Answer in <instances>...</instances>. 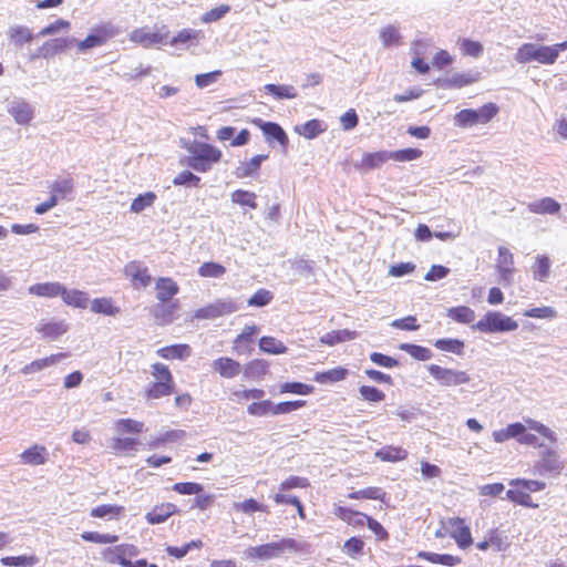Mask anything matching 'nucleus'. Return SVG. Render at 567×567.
Returning a JSON list of instances; mask_svg holds the SVG:
<instances>
[{
  "mask_svg": "<svg viewBox=\"0 0 567 567\" xmlns=\"http://www.w3.org/2000/svg\"><path fill=\"white\" fill-rule=\"evenodd\" d=\"M476 80V76L471 72L455 73L445 80V87L461 89L474 83Z\"/></svg>",
  "mask_w": 567,
  "mask_h": 567,
  "instance_id": "46",
  "label": "nucleus"
},
{
  "mask_svg": "<svg viewBox=\"0 0 567 567\" xmlns=\"http://www.w3.org/2000/svg\"><path fill=\"white\" fill-rule=\"evenodd\" d=\"M82 539L95 544H113L118 540L117 535L100 534L97 532H84L81 534Z\"/></svg>",
  "mask_w": 567,
  "mask_h": 567,
  "instance_id": "59",
  "label": "nucleus"
},
{
  "mask_svg": "<svg viewBox=\"0 0 567 567\" xmlns=\"http://www.w3.org/2000/svg\"><path fill=\"white\" fill-rule=\"evenodd\" d=\"M388 159H391L390 152H388V151L367 153L363 155L359 167L363 171H371V169L380 167Z\"/></svg>",
  "mask_w": 567,
  "mask_h": 567,
  "instance_id": "28",
  "label": "nucleus"
},
{
  "mask_svg": "<svg viewBox=\"0 0 567 567\" xmlns=\"http://www.w3.org/2000/svg\"><path fill=\"white\" fill-rule=\"evenodd\" d=\"M564 44L539 45L536 43H524L515 53V61L519 64L538 62L540 64H554L561 52Z\"/></svg>",
  "mask_w": 567,
  "mask_h": 567,
  "instance_id": "2",
  "label": "nucleus"
},
{
  "mask_svg": "<svg viewBox=\"0 0 567 567\" xmlns=\"http://www.w3.org/2000/svg\"><path fill=\"white\" fill-rule=\"evenodd\" d=\"M60 297L65 305L74 308L84 309L89 303V297L86 292L78 289L69 290L64 286L62 287Z\"/></svg>",
  "mask_w": 567,
  "mask_h": 567,
  "instance_id": "21",
  "label": "nucleus"
},
{
  "mask_svg": "<svg viewBox=\"0 0 567 567\" xmlns=\"http://www.w3.org/2000/svg\"><path fill=\"white\" fill-rule=\"evenodd\" d=\"M225 272L226 268L223 265L214 261L204 262L198 268V275L205 278H219L225 275Z\"/></svg>",
  "mask_w": 567,
  "mask_h": 567,
  "instance_id": "53",
  "label": "nucleus"
},
{
  "mask_svg": "<svg viewBox=\"0 0 567 567\" xmlns=\"http://www.w3.org/2000/svg\"><path fill=\"white\" fill-rule=\"evenodd\" d=\"M21 463L28 465H43L48 461V451L44 446L34 444L20 454Z\"/></svg>",
  "mask_w": 567,
  "mask_h": 567,
  "instance_id": "17",
  "label": "nucleus"
},
{
  "mask_svg": "<svg viewBox=\"0 0 567 567\" xmlns=\"http://www.w3.org/2000/svg\"><path fill=\"white\" fill-rule=\"evenodd\" d=\"M218 317L230 315L239 310V306L233 299H218L213 302Z\"/></svg>",
  "mask_w": 567,
  "mask_h": 567,
  "instance_id": "61",
  "label": "nucleus"
},
{
  "mask_svg": "<svg viewBox=\"0 0 567 567\" xmlns=\"http://www.w3.org/2000/svg\"><path fill=\"white\" fill-rule=\"evenodd\" d=\"M175 391V382L171 380L169 382L154 381L147 388L145 395L147 399H161L164 396L171 395Z\"/></svg>",
  "mask_w": 567,
  "mask_h": 567,
  "instance_id": "29",
  "label": "nucleus"
},
{
  "mask_svg": "<svg viewBox=\"0 0 567 567\" xmlns=\"http://www.w3.org/2000/svg\"><path fill=\"white\" fill-rule=\"evenodd\" d=\"M506 498L528 508H536L538 505L533 503L530 495L522 489H508Z\"/></svg>",
  "mask_w": 567,
  "mask_h": 567,
  "instance_id": "51",
  "label": "nucleus"
},
{
  "mask_svg": "<svg viewBox=\"0 0 567 567\" xmlns=\"http://www.w3.org/2000/svg\"><path fill=\"white\" fill-rule=\"evenodd\" d=\"M264 90L271 94L276 100H290L298 96L297 90L292 85L269 83L264 86Z\"/></svg>",
  "mask_w": 567,
  "mask_h": 567,
  "instance_id": "32",
  "label": "nucleus"
},
{
  "mask_svg": "<svg viewBox=\"0 0 567 567\" xmlns=\"http://www.w3.org/2000/svg\"><path fill=\"white\" fill-rule=\"evenodd\" d=\"M496 269L499 275V282L504 286H509L513 282L514 256L508 248L504 246L498 247V256L496 259Z\"/></svg>",
  "mask_w": 567,
  "mask_h": 567,
  "instance_id": "9",
  "label": "nucleus"
},
{
  "mask_svg": "<svg viewBox=\"0 0 567 567\" xmlns=\"http://www.w3.org/2000/svg\"><path fill=\"white\" fill-rule=\"evenodd\" d=\"M434 347L441 351L463 355L465 343L461 339L442 338L434 342Z\"/></svg>",
  "mask_w": 567,
  "mask_h": 567,
  "instance_id": "36",
  "label": "nucleus"
},
{
  "mask_svg": "<svg viewBox=\"0 0 567 567\" xmlns=\"http://www.w3.org/2000/svg\"><path fill=\"white\" fill-rule=\"evenodd\" d=\"M231 202L240 206H248L252 209L257 207L256 194L249 190L236 189L230 195Z\"/></svg>",
  "mask_w": 567,
  "mask_h": 567,
  "instance_id": "50",
  "label": "nucleus"
},
{
  "mask_svg": "<svg viewBox=\"0 0 567 567\" xmlns=\"http://www.w3.org/2000/svg\"><path fill=\"white\" fill-rule=\"evenodd\" d=\"M37 330L43 338L55 340L68 331V326L64 321H48L39 323Z\"/></svg>",
  "mask_w": 567,
  "mask_h": 567,
  "instance_id": "26",
  "label": "nucleus"
},
{
  "mask_svg": "<svg viewBox=\"0 0 567 567\" xmlns=\"http://www.w3.org/2000/svg\"><path fill=\"white\" fill-rule=\"evenodd\" d=\"M112 551L116 555L115 560H117V564L122 567L124 566V563H128L131 560L130 558L138 555L137 547L131 544L114 546Z\"/></svg>",
  "mask_w": 567,
  "mask_h": 567,
  "instance_id": "44",
  "label": "nucleus"
},
{
  "mask_svg": "<svg viewBox=\"0 0 567 567\" xmlns=\"http://www.w3.org/2000/svg\"><path fill=\"white\" fill-rule=\"evenodd\" d=\"M498 110L495 103H486L476 110L463 109L454 115V125L468 128L478 124H487L496 116Z\"/></svg>",
  "mask_w": 567,
  "mask_h": 567,
  "instance_id": "4",
  "label": "nucleus"
},
{
  "mask_svg": "<svg viewBox=\"0 0 567 567\" xmlns=\"http://www.w3.org/2000/svg\"><path fill=\"white\" fill-rule=\"evenodd\" d=\"M177 310V302H162L154 307V317L161 321V323H169L174 319V315Z\"/></svg>",
  "mask_w": 567,
  "mask_h": 567,
  "instance_id": "38",
  "label": "nucleus"
},
{
  "mask_svg": "<svg viewBox=\"0 0 567 567\" xmlns=\"http://www.w3.org/2000/svg\"><path fill=\"white\" fill-rule=\"evenodd\" d=\"M111 29V25H105L97 33H91L84 40L76 42L79 51L85 52L89 49L102 45L109 37L113 35Z\"/></svg>",
  "mask_w": 567,
  "mask_h": 567,
  "instance_id": "16",
  "label": "nucleus"
},
{
  "mask_svg": "<svg viewBox=\"0 0 567 567\" xmlns=\"http://www.w3.org/2000/svg\"><path fill=\"white\" fill-rule=\"evenodd\" d=\"M272 300L271 291L267 289L257 290L247 301L250 307H265Z\"/></svg>",
  "mask_w": 567,
  "mask_h": 567,
  "instance_id": "64",
  "label": "nucleus"
},
{
  "mask_svg": "<svg viewBox=\"0 0 567 567\" xmlns=\"http://www.w3.org/2000/svg\"><path fill=\"white\" fill-rule=\"evenodd\" d=\"M91 311L105 316H115L120 308L115 307L110 298H95L91 301Z\"/></svg>",
  "mask_w": 567,
  "mask_h": 567,
  "instance_id": "39",
  "label": "nucleus"
},
{
  "mask_svg": "<svg viewBox=\"0 0 567 567\" xmlns=\"http://www.w3.org/2000/svg\"><path fill=\"white\" fill-rule=\"evenodd\" d=\"M155 289L156 298L161 302L169 301L175 295L178 293L179 290L177 284L173 279L166 277H162L156 281Z\"/></svg>",
  "mask_w": 567,
  "mask_h": 567,
  "instance_id": "20",
  "label": "nucleus"
},
{
  "mask_svg": "<svg viewBox=\"0 0 567 567\" xmlns=\"http://www.w3.org/2000/svg\"><path fill=\"white\" fill-rule=\"evenodd\" d=\"M66 355H68L66 353L60 352V353L51 354V355L42 358V359L34 360L31 363L24 365L21 369V372L23 374L35 373L38 371H41L45 368H49L51 365L59 363L62 359L66 358Z\"/></svg>",
  "mask_w": 567,
  "mask_h": 567,
  "instance_id": "19",
  "label": "nucleus"
},
{
  "mask_svg": "<svg viewBox=\"0 0 567 567\" xmlns=\"http://www.w3.org/2000/svg\"><path fill=\"white\" fill-rule=\"evenodd\" d=\"M188 156L185 164L198 173H206L221 158V152L212 144L204 142H190L185 146Z\"/></svg>",
  "mask_w": 567,
  "mask_h": 567,
  "instance_id": "1",
  "label": "nucleus"
},
{
  "mask_svg": "<svg viewBox=\"0 0 567 567\" xmlns=\"http://www.w3.org/2000/svg\"><path fill=\"white\" fill-rule=\"evenodd\" d=\"M172 489L182 495H195L202 493L204 487L195 482H179L175 483Z\"/></svg>",
  "mask_w": 567,
  "mask_h": 567,
  "instance_id": "62",
  "label": "nucleus"
},
{
  "mask_svg": "<svg viewBox=\"0 0 567 567\" xmlns=\"http://www.w3.org/2000/svg\"><path fill=\"white\" fill-rule=\"evenodd\" d=\"M212 367L216 372L226 379L235 378L241 371L240 363L228 357H221L214 360Z\"/></svg>",
  "mask_w": 567,
  "mask_h": 567,
  "instance_id": "15",
  "label": "nucleus"
},
{
  "mask_svg": "<svg viewBox=\"0 0 567 567\" xmlns=\"http://www.w3.org/2000/svg\"><path fill=\"white\" fill-rule=\"evenodd\" d=\"M417 558L427 560L432 564H440L447 567H454L461 564L462 559L458 556L450 554H436L431 551H419Z\"/></svg>",
  "mask_w": 567,
  "mask_h": 567,
  "instance_id": "24",
  "label": "nucleus"
},
{
  "mask_svg": "<svg viewBox=\"0 0 567 567\" xmlns=\"http://www.w3.org/2000/svg\"><path fill=\"white\" fill-rule=\"evenodd\" d=\"M38 559L34 556H6L0 559V563L3 566H14V567H30L33 566Z\"/></svg>",
  "mask_w": 567,
  "mask_h": 567,
  "instance_id": "55",
  "label": "nucleus"
},
{
  "mask_svg": "<svg viewBox=\"0 0 567 567\" xmlns=\"http://www.w3.org/2000/svg\"><path fill=\"white\" fill-rule=\"evenodd\" d=\"M450 536L456 542L461 549H466L473 544L470 527L462 524L457 529L451 530Z\"/></svg>",
  "mask_w": 567,
  "mask_h": 567,
  "instance_id": "45",
  "label": "nucleus"
},
{
  "mask_svg": "<svg viewBox=\"0 0 567 567\" xmlns=\"http://www.w3.org/2000/svg\"><path fill=\"white\" fill-rule=\"evenodd\" d=\"M192 350L188 344H172L157 350V354L165 360L186 359L190 355Z\"/></svg>",
  "mask_w": 567,
  "mask_h": 567,
  "instance_id": "27",
  "label": "nucleus"
},
{
  "mask_svg": "<svg viewBox=\"0 0 567 567\" xmlns=\"http://www.w3.org/2000/svg\"><path fill=\"white\" fill-rule=\"evenodd\" d=\"M51 196L55 198L56 202L66 198L73 190V182L70 178L59 179L52 183L50 186Z\"/></svg>",
  "mask_w": 567,
  "mask_h": 567,
  "instance_id": "40",
  "label": "nucleus"
},
{
  "mask_svg": "<svg viewBox=\"0 0 567 567\" xmlns=\"http://www.w3.org/2000/svg\"><path fill=\"white\" fill-rule=\"evenodd\" d=\"M63 285L60 282H41L29 287L30 295L54 298L61 295Z\"/></svg>",
  "mask_w": 567,
  "mask_h": 567,
  "instance_id": "25",
  "label": "nucleus"
},
{
  "mask_svg": "<svg viewBox=\"0 0 567 567\" xmlns=\"http://www.w3.org/2000/svg\"><path fill=\"white\" fill-rule=\"evenodd\" d=\"M359 393L362 400L373 403L381 402L385 398V394L381 390L371 385H361Z\"/></svg>",
  "mask_w": 567,
  "mask_h": 567,
  "instance_id": "60",
  "label": "nucleus"
},
{
  "mask_svg": "<svg viewBox=\"0 0 567 567\" xmlns=\"http://www.w3.org/2000/svg\"><path fill=\"white\" fill-rule=\"evenodd\" d=\"M125 274L132 278L134 285L147 287L151 284L152 277L146 267L138 262H131L125 267Z\"/></svg>",
  "mask_w": 567,
  "mask_h": 567,
  "instance_id": "23",
  "label": "nucleus"
},
{
  "mask_svg": "<svg viewBox=\"0 0 567 567\" xmlns=\"http://www.w3.org/2000/svg\"><path fill=\"white\" fill-rule=\"evenodd\" d=\"M518 328V323L499 311H487L475 324L473 330L483 333L507 332Z\"/></svg>",
  "mask_w": 567,
  "mask_h": 567,
  "instance_id": "5",
  "label": "nucleus"
},
{
  "mask_svg": "<svg viewBox=\"0 0 567 567\" xmlns=\"http://www.w3.org/2000/svg\"><path fill=\"white\" fill-rule=\"evenodd\" d=\"M530 213L555 215L560 210V204L553 197H544L528 204Z\"/></svg>",
  "mask_w": 567,
  "mask_h": 567,
  "instance_id": "22",
  "label": "nucleus"
},
{
  "mask_svg": "<svg viewBox=\"0 0 567 567\" xmlns=\"http://www.w3.org/2000/svg\"><path fill=\"white\" fill-rule=\"evenodd\" d=\"M446 316L458 323L468 324L474 321L475 311L467 306H457L447 309Z\"/></svg>",
  "mask_w": 567,
  "mask_h": 567,
  "instance_id": "34",
  "label": "nucleus"
},
{
  "mask_svg": "<svg viewBox=\"0 0 567 567\" xmlns=\"http://www.w3.org/2000/svg\"><path fill=\"white\" fill-rule=\"evenodd\" d=\"M124 511L123 506L103 504L91 509L90 515L97 518H117Z\"/></svg>",
  "mask_w": 567,
  "mask_h": 567,
  "instance_id": "42",
  "label": "nucleus"
},
{
  "mask_svg": "<svg viewBox=\"0 0 567 567\" xmlns=\"http://www.w3.org/2000/svg\"><path fill=\"white\" fill-rule=\"evenodd\" d=\"M301 547L293 538H281L259 546L249 547L245 551L248 559L269 560L278 558L285 553H298Z\"/></svg>",
  "mask_w": 567,
  "mask_h": 567,
  "instance_id": "3",
  "label": "nucleus"
},
{
  "mask_svg": "<svg viewBox=\"0 0 567 567\" xmlns=\"http://www.w3.org/2000/svg\"><path fill=\"white\" fill-rule=\"evenodd\" d=\"M177 512L176 505L172 503H165L155 506L151 512L145 515V519L151 525L162 524L172 515Z\"/></svg>",
  "mask_w": 567,
  "mask_h": 567,
  "instance_id": "18",
  "label": "nucleus"
},
{
  "mask_svg": "<svg viewBox=\"0 0 567 567\" xmlns=\"http://www.w3.org/2000/svg\"><path fill=\"white\" fill-rule=\"evenodd\" d=\"M565 468V462L561 461L557 452L550 447H545L539 455V460L533 466V473L540 476H558Z\"/></svg>",
  "mask_w": 567,
  "mask_h": 567,
  "instance_id": "7",
  "label": "nucleus"
},
{
  "mask_svg": "<svg viewBox=\"0 0 567 567\" xmlns=\"http://www.w3.org/2000/svg\"><path fill=\"white\" fill-rule=\"evenodd\" d=\"M348 497L351 499L383 501L385 497V492L380 487L371 486L360 491H353L348 494Z\"/></svg>",
  "mask_w": 567,
  "mask_h": 567,
  "instance_id": "43",
  "label": "nucleus"
},
{
  "mask_svg": "<svg viewBox=\"0 0 567 567\" xmlns=\"http://www.w3.org/2000/svg\"><path fill=\"white\" fill-rule=\"evenodd\" d=\"M379 38L384 48L400 45L402 42V34L400 29L394 24H388L381 28L379 31Z\"/></svg>",
  "mask_w": 567,
  "mask_h": 567,
  "instance_id": "30",
  "label": "nucleus"
},
{
  "mask_svg": "<svg viewBox=\"0 0 567 567\" xmlns=\"http://www.w3.org/2000/svg\"><path fill=\"white\" fill-rule=\"evenodd\" d=\"M259 349L269 354H282L288 350L280 340L268 336H264L259 339Z\"/></svg>",
  "mask_w": 567,
  "mask_h": 567,
  "instance_id": "37",
  "label": "nucleus"
},
{
  "mask_svg": "<svg viewBox=\"0 0 567 567\" xmlns=\"http://www.w3.org/2000/svg\"><path fill=\"white\" fill-rule=\"evenodd\" d=\"M347 374V369L338 367L328 371L317 372L313 380L321 384H329L344 380Z\"/></svg>",
  "mask_w": 567,
  "mask_h": 567,
  "instance_id": "35",
  "label": "nucleus"
},
{
  "mask_svg": "<svg viewBox=\"0 0 567 567\" xmlns=\"http://www.w3.org/2000/svg\"><path fill=\"white\" fill-rule=\"evenodd\" d=\"M200 183V177L192 173L190 171H183L177 174L173 184L176 186H187V187H198Z\"/></svg>",
  "mask_w": 567,
  "mask_h": 567,
  "instance_id": "57",
  "label": "nucleus"
},
{
  "mask_svg": "<svg viewBox=\"0 0 567 567\" xmlns=\"http://www.w3.org/2000/svg\"><path fill=\"white\" fill-rule=\"evenodd\" d=\"M247 412L254 416L274 415V403L270 400L254 402L248 405Z\"/></svg>",
  "mask_w": 567,
  "mask_h": 567,
  "instance_id": "54",
  "label": "nucleus"
},
{
  "mask_svg": "<svg viewBox=\"0 0 567 567\" xmlns=\"http://www.w3.org/2000/svg\"><path fill=\"white\" fill-rule=\"evenodd\" d=\"M399 349L409 353L413 359L419 361H427L433 357V353L429 348L413 343H401Z\"/></svg>",
  "mask_w": 567,
  "mask_h": 567,
  "instance_id": "41",
  "label": "nucleus"
},
{
  "mask_svg": "<svg viewBox=\"0 0 567 567\" xmlns=\"http://www.w3.org/2000/svg\"><path fill=\"white\" fill-rule=\"evenodd\" d=\"M230 11V6L228 4H220L207 12H205L200 20L203 23H212L220 20L224 18L228 12Z\"/></svg>",
  "mask_w": 567,
  "mask_h": 567,
  "instance_id": "63",
  "label": "nucleus"
},
{
  "mask_svg": "<svg viewBox=\"0 0 567 567\" xmlns=\"http://www.w3.org/2000/svg\"><path fill=\"white\" fill-rule=\"evenodd\" d=\"M252 123L262 132L266 142L270 146H275L278 143L284 152L287 151L289 138L285 130L276 122H267L261 118H255Z\"/></svg>",
  "mask_w": 567,
  "mask_h": 567,
  "instance_id": "8",
  "label": "nucleus"
},
{
  "mask_svg": "<svg viewBox=\"0 0 567 567\" xmlns=\"http://www.w3.org/2000/svg\"><path fill=\"white\" fill-rule=\"evenodd\" d=\"M427 371L440 386H458L471 381L468 373L463 370L443 368L439 364H430L427 365Z\"/></svg>",
  "mask_w": 567,
  "mask_h": 567,
  "instance_id": "6",
  "label": "nucleus"
},
{
  "mask_svg": "<svg viewBox=\"0 0 567 567\" xmlns=\"http://www.w3.org/2000/svg\"><path fill=\"white\" fill-rule=\"evenodd\" d=\"M155 200L156 195L153 192L140 194L136 198L133 199L130 209L132 213L140 214L145 208L151 207L155 203Z\"/></svg>",
  "mask_w": 567,
  "mask_h": 567,
  "instance_id": "49",
  "label": "nucleus"
},
{
  "mask_svg": "<svg viewBox=\"0 0 567 567\" xmlns=\"http://www.w3.org/2000/svg\"><path fill=\"white\" fill-rule=\"evenodd\" d=\"M7 37L17 51L31 43L35 38L32 30L22 24L10 25L7 30Z\"/></svg>",
  "mask_w": 567,
  "mask_h": 567,
  "instance_id": "12",
  "label": "nucleus"
},
{
  "mask_svg": "<svg viewBox=\"0 0 567 567\" xmlns=\"http://www.w3.org/2000/svg\"><path fill=\"white\" fill-rule=\"evenodd\" d=\"M7 111L19 125H28L33 118L32 106L21 97L10 101Z\"/></svg>",
  "mask_w": 567,
  "mask_h": 567,
  "instance_id": "10",
  "label": "nucleus"
},
{
  "mask_svg": "<svg viewBox=\"0 0 567 567\" xmlns=\"http://www.w3.org/2000/svg\"><path fill=\"white\" fill-rule=\"evenodd\" d=\"M488 539L491 546L496 551H505L509 546L507 536L498 528H493L488 532Z\"/></svg>",
  "mask_w": 567,
  "mask_h": 567,
  "instance_id": "52",
  "label": "nucleus"
},
{
  "mask_svg": "<svg viewBox=\"0 0 567 567\" xmlns=\"http://www.w3.org/2000/svg\"><path fill=\"white\" fill-rule=\"evenodd\" d=\"M326 128H324L322 122L320 120H317V118L309 120L306 123H303L301 125H297L295 127V131L299 135H301V136H303V137H306L308 140L316 138Z\"/></svg>",
  "mask_w": 567,
  "mask_h": 567,
  "instance_id": "31",
  "label": "nucleus"
},
{
  "mask_svg": "<svg viewBox=\"0 0 567 567\" xmlns=\"http://www.w3.org/2000/svg\"><path fill=\"white\" fill-rule=\"evenodd\" d=\"M168 38V31L159 32L152 31L150 29H136L131 34V40L142 44L145 48H150L155 44L166 43Z\"/></svg>",
  "mask_w": 567,
  "mask_h": 567,
  "instance_id": "11",
  "label": "nucleus"
},
{
  "mask_svg": "<svg viewBox=\"0 0 567 567\" xmlns=\"http://www.w3.org/2000/svg\"><path fill=\"white\" fill-rule=\"evenodd\" d=\"M460 50L464 55L480 58L483 54L484 48L478 41L462 39L460 43Z\"/></svg>",
  "mask_w": 567,
  "mask_h": 567,
  "instance_id": "56",
  "label": "nucleus"
},
{
  "mask_svg": "<svg viewBox=\"0 0 567 567\" xmlns=\"http://www.w3.org/2000/svg\"><path fill=\"white\" fill-rule=\"evenodd\" d=\"M203 38L202 30L195 29H183L175 37H173L169 41V44L176 47L178 44H184L192 41H198Z\"/></svg>",
  "mask_w": 567,
  "mask_h": 567,
  "instance_id": "47",
  "label": "nucleus"
},
{
  "mask_svg": "<svg viewBox=\"0 0 567 567\" xmlns=\"http://www.w3.org/2000/svg\"><path fill=\"white\" fill-rule=\"evenodd\" d=\"M268 159V155H255L249 161L241 162L235 169L234 174L237 178L254 177L258 174L262 162Z\"/></svg>",
  "mask_w": 567,
  "mask_h": 567,
  "instance_id": "14",
  "label": "nucleus"
},
{
  "mask_svg": "<svg viewBox=\"0 0 567 567\" xmlns=\"http://www.w3.org/2000/svg\"><path fill=\"white\" fill-rule=\"evenodd\" d=\"M534 278L538 281H546L550 274V260L547 256H537L533 267Z\"/></svg>",
  "mask_w": 567,
  "mask_h": 567,
  "instance_id": "48",
  "label": "nucleus"
},
{
  "mask_svg": "<svg viewBox=\"0 0 567 567\" xmlns=\"http://www.w3.org/2000/svg\"><path fill=\"white\" fill-rule=\"evenodd\" d=\"M76 40L74 38H55L45 41L39 48V54H42L43 59H49L55 54L66 51Z\"/></svg>",
  "mask_w": 567,
  "mask_h": 567,
  "instance_id": "13",
  "label": "nucleus"
},
{
  "mask_svg": "<svg viewBox=\"0 0 567 567\" xmlns=\"http://www.w3.org/2000/svg\"><path fill=\"white\" fill-rule=\"evenodd\" d=\"M408 456V452L400 446H384L375 452V457L383 462L403 461Z\"/></svg>",
  "mask_w": 567,
  "mask_h": 567,
  "instance_id": "33",
  "label": "nucleus"
},
{
  "mask_svg": "<svg viewBox=\"0 0 567 567\" xmlns=\"http://www.w3.org/2000/svg\"><path fill=\"white\" fill-rule=\"evenodd\" d=\"M313 391V386L301 382H286L280 385L281 393H292L308 395Z\"/></svg>",
  "mask_w": 567,
  "mask_h": 567,
  "instance_id": "58",
  "label": "nucleus"
}]
</instances>
